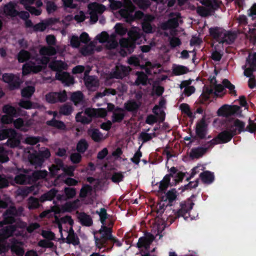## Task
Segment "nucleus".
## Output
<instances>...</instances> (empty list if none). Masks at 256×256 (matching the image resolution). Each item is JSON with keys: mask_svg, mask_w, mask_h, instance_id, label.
I'll use <instances>...</instances> for the list:
<instances>
[{"mask_svg": "<svg viewBox=\"0 0 256 256\" xmlns=\"http://www.w3.org/2000/svg\"><path fill=\"white\" fill-rule=\"evenodd\" d=\"M112 230L110 227L102 226V230L94 232L95 246L102 252L110 251L115 244L117 246H120L122 242L112 235Z\"/></svg>", "mask_w": 256, "mask_h": 256, "instance_id": "1", "label": "nucleus"}, {"mask_svg": "<svg viewBox=\"0 0 256 256\" xmlns=\"http://www.w3.org/2000/svg\"><path fill=\"white\" fill-rule=\"evenodd\" d=\"M170 173L166 174L160 182L158 192L165 193L170 186L176 185L182 182L185 176V173L178 172L176 168L172 167L169 170Z\"/></svg>", "mask_w": 256, "mask_h": 256, "instance_id": "2", "label": "nucleus"}, {"mask_svg": "<svg viewBox=\"0 0 256 256\" xmlns=\"http://www.w3.org/2000/svg\"><path fill=\"white\" fill-rule=\"evenodd\" d=\"M82 112H78L76 114L75 118L76 122H80L84 124H90L92 122V118H103L106 115V111L102 108H86L84 110V114L88 117L82 116Z\"/></svg>", "mask_w": 256, "mask_h": 256, "instance_id": "3", "label": "nucleus"}, {"mask_svg": "<svg viewBox=\"0 0 256 256\" xmlns=\"http://www.w3.org/2000/svg\"><path fill=\"white\" fill-rule=\"evenodd\" d=\"M203 6H198L196 8L197 13L202 17L212 15V12L218 10L222 4L221 0H198Z\"/></svg>", "mask_w": 256, "mask_h": 256, "instance_id": "4", "label": "nucleus"}, {"mask_svg": "<svg viewBox=\"0 0 256 256\" xmlns=\"http://www.w3.org/2000/svg\"><path fill=\"white\" fill-rule=\"evenodd\" d=\"M194 203L190 200L182 202L180 203V208L177 210H173L174 216L168 218L170 223L172 224L175 220L182 217L187 220L190 216V211L192 208Z\"/></svg>", "mask_w": 256, "mask_h": 256, "instance_id": "5", "label": "nucleus"}, {"mask_svg": "<svg viewBox=\"0 0 256 256\" xmlns=\"http://www.w3.org/2000/svg\"><path fill=\"white\" fill-rule=\"evenodd\" d=\"M24 209L20 206L18 208L14 206H10L2 214V220L0 222V226L6 224H12L16 222V217L20 216Z\"/></svg>", "mask_w": 256, "mask_h": 256, "instance_id": "6", "label": "nucleus"}, {"mask_svg": "<svg viewBox=\"0 0 256 256\" xmlns=\"http://www.w3.org/2000/svg\"><path fill=\"white\" fill-rule=\"evenodd\" d=\"M234 132L235 131L234 130L232 132L226 128V130L221 132L216 137L208 142V143L210 144V146H214L218 144L227 143L230 141L232 138L236 136V133Z\"/></svg>", "mask_w": 256, "mask_h": 256, "instance_id": "7", "label": "nucleus"}, {"mask_svg": "<svg viewBox=\"0 0 256 256\" xmlns=\"http://www.w3.org/2000/svg\"><path fill=\"white\" fill-rule=\"evenodd\" d=\"M245 125L244 122L238 118H232L226 123V127L232 132L234 130L235 131L236 135L245 132Z\"/></svg>", "mask_w": 256, "mask_h": 256, "instance_id": "8", "label": "nucleus"}, {"mask_svg": "<svg viewBox=\"0 0 256 256\" xmlns=\"http://www.w3.org/2000/svg\"><path fill=\"white\" fill-rule=\"evenodd\" d=\"M68 99L66 92L65 90L60 92H50L46 95V100L50 104L57 102H64Z\"/></svg>", "mask_w": 256, "mask_h": 256, "instance_id": "9", "label": "nucleus"}, {"mask_svg": "<svg viewBox=\"0 0 256 256\" xmlns=\"http://www.w3.org/2000/svg\"><path fill=\"white\" fill-rule=\"evenodd\" d=\"M2 80L8 84L10 90L18 89L20 85V78L13 74H2Z\"/></svg>", "mask_w": 256, "mask_h": 256, "instance_id": "10", "label": "nucleus"}, {"mask_svg": "<svg viewBox=\"0 0 256 256\" xmlns=\"http://www.w3.org/2000/svg\"><path fill=\"white\" fill-rule=\"evenodd\" d=\"M240 110V107L238 106H230L226 104L218 108L217 111V114L218 116L228 118L238 114Z\"/></svg>", "mask_w": 256, "mask_h": 256, "instance_id": "11", "label": "nucleus"}, {"mask_svg": "<svg viewBox=\"0 0 256 256\" xmlns=\"http://www.w3.org/2000/svg\"><path fill=\"white\" fill-rule=\"evenodd\" d=\"M88 8L90 10V20L93 23H95L98 20V14H102L106 10V8L103 4L96 2L89 4Z\"/></svg>", "mask_w": 256, "mask_h": 256, "instance_id": "12", "label": "nucleus"}, {"mask_svg": "<svg viewBox=\"0 0 256 256\" xmlns=\"http://www.w3.org/2000/svg\"><path fill=\"white\" fill-rule=\"evenodd\" d=\"M130 70L131 69L129 66L124 65L117 66H116L115 70L111 74V76L116 79H122L128 75Z\"/></svg>", "mask_w": 256, "mask_h": 256, "instance_id": "13", "label": "nucleus"}, {"mask_svg": "<svg viewBox=\"0 0 256 256\" xmlns=\"http://www.w3.org/2000/svg\"><path fill=\"white\" fill-rule=\"evenodd\" d=\"M56 78L60 81L65 86H70L74 82V77L66 72H56Z\"/></svg>", "mask_w": 256, "mask_h": 256, "instance_id": "14", "label": "nucleus"}, {"mask_svg": "<svg viewBox=\"0 0 256 256\" xmlns=\"http://www.w3.org/2000/svg\"><path fill=\"white\" fill-rule=\"evenodd\" d=\"M205 147L198 146L197 148H192L191 150L190 156L192 159L199 158L202 157L207 152L209 148H212L213 146H210V144L208 142L204 144Z\"/></svg>", "mask_w": 256, "mask_h": 256, "instance_id": "15", "label": "nucleus"}, {"mask_svg": "<svg viewBox=\"0 0 256 256\" xmlns=\"http://www.w3.org/2000/svg\"><path fill=\"white\" fill-rule=\"evenodd\" d=\"M42 70V66L40 65H36L33 62L24 64L22 66L23 75H28L31 72L36 74L41 72Z\"/></svg>", "mask_w": 256, "mask_h": 256, "instance_id": "16", "label": "nucleus"}, {"mask_svg": "<svg viewBox=\"0 0 256 256\" xmlns=\"http://www.w3.org/2000/svg\"><path fill=\"white\" fill-rule=\"evenodd\" d=\"M225 29L219 26L211 27L208 29L210 36L218 42L222 38Z\"/></svg>", "mask_w": 256, "mask_h": 256, "instance_id": "17", "label": "nucleus"}, {"mask_svg": "<svg viewBox=\"0 0 256 256\" xmlns=\"http://www.w3.org/2000/svg\"><path fill=\"white\" fill-rule=\"evenodd\" d=\"M207 125L205 122V116L196 124V133L197 136L200 139H204L206 137Z\"/></svg>", "mask_w": 256, "mask_h": 256, "instance_id": "18", "label": "nucleus"}, {"mask_svg": "<svg viewBox=\"0 0 256 256\" xmlns=\"http://www.w3.org/2000/svg\"><path fill=\"white\" fill-rule=\"evenodd\" d=\"M177 191L175 188H172L167 192L164 193V194L161 197L162 201L168 202L167 206H171L173 202L176 200L178 196Z\"/></svg>", "mask_w": 256, "mask_h": 256, "instance_id": "19", "label": "nucleus"}, {"mask_svg": "<svg viewBox=\"0 0 256 256\" xmlns=\"http://www.w3.org/2000/svg\"><path fill=\"white\" fill-rule=\"evenodd\" d=\"M2 110L4 113L13 118H17L20 116L21 112L20 108H16L9 104L4 105Z\"/></svg>", "mask_w": 256, "mask_h": 256, "instance_id": "20", "label": "nucleus"}, {"mask_svg": "<svg viewBox=\"0 0 256 256\" xmlns=\"http://www.w3.org/2000/svg\"><path fill=\"white\" fill-rule=\"evenodd\" d=\"M236 38L237 34L235 32L225 30L223 38L219 42V43L222 44L226 43L228 44H230L234 42Z\"/></svg>", "mask_w": 256, "mask_h": 256, "instance_id": "21", "label": "nucleus"}, {"mask_svg": "<svg viewBox=\"0 0 256 256\" xmlns=\"http://www.w3.org/2000/svg\"><path fill=\"white\" fill-rule=\"evenodd\" d=\"M142 105L140 102H136L134 100H130L124 104V109L130 112L136 113Z\"/></svg>", "mask_w": 256, "mask_h": 256, "instance_id": "22", "label": "nucleus"}, {"mask_svg": "<svg viewBox=\"0 0 256 256\" xmlns=\"http://www.w3.org/2000/svg\"><path fill=\"white\" fill-rule=\"evenodd\" d=\"M78 218L81 224L83 226H90L92 225L93 222L91 216L84 212H78Z\"/></svg>", "mask_w": 256, "mask_h": 256, "instance_id": "23", "label": "nucleus"}, {"mask_svg": "<svg viewBox=\"0 0 256 256\" xmlns=\"http://www.w3.org/2000/svg\"><path fill=\"white\" fill-rule=\"evenodd\" d=\"M154 239V236L152 234H150L148 236L140 237L136 244V246L139 248H146L150 246Z\"/></svg>", "mask_w": 256, "mask_h": 256, "instance_id": "24", "label": "nucleus"}, {"mask_svg": "<svg viewBox=\"0 0 256 256\" xmlns=\"http://www.w3.org/2000/svg\"><path fill=\"white\" fill-rule=\"evenodd\" d=\"M36 0H20V4L25 6V8L32 14L35 16H40L42 12L40 10L36 8L34 6L28 5V4H32Z\"/></svg>", "mask_w": 256, "mask_h": 256, "instance_id": "25", "label": "nucleus"}, {"mask_svg": "<svg viewBox=\"0 0 256 256\" xmlns=\"http://www.w3.org/2000/svg\"><path fill=\"white\" fill-rule=\"evenodd\" d=\"M50 68L54 71L62 72V70H66L67 64L61 60H54L49 64Z\"/></svg>", "mask_w": 256, "mask_h": 256, "instance_id": "26", "label": "nucleus"}, {"mask_svg": "<svg viewBox=\"0 0 256 256\" xmlns=\"http://www.w3.org/2000/svg\"><path fill=\"white\" fill-rule=\"evenodd\" d=\"M16 228L17 226L14 224L6 226L1 230L0 234L3 238L5 239L8 238L13 236Z\"/></svg>", "mask_w": 256, "mask_h": 256, "instance_id": "27", "label": "nucleus"}, {"mask_svg": "<svg viewBox=\"0 0 256 256\" xmlns=\"http://www.w3.org/2000/svg\"><path fill=\"white\" fill-rule=\"evenodd\" d=\"M84 84L88 89L98 86V81L94 76H88L87 72H85L84 78Z\"/></svg>", "mask_w": 256, "mask_h": 256, "instance_id": "28", "label": "nucleus"}, {"mask_svg": "<svg viewBox=\"0 0 256 256\" xmlns=\"http://www.w3.org/2000/svg\"><path fill=\"white\" fill-rule=\"evenodd\" d=\"M199 178L204 184H210L214 180L213 172L208 170L204 171L200 174Z\"/></svg>", "mask_w": 256, "mask_h": 256, "instance_id": "29", "label": "nucleus"}, {"mask_svg": "<svg viewBox=\"0 0 256 256\" xmlns=\"http://www.w3.org/2000/svg\"><path fill=\"white\" fill-rule=\"evenodd\" d=\"M5 14L11 17H15L18 16V11L16 10V4L12 2H10L4 6Z\"/></svg>", "mask_w": 256, "mask_h": 256, "instance_id": "30", "label": "nucleus"}, {"mask_svg": "<svg viewBox=\"0 0 256 256\" xmlns=\"http://www.w3.org/2000/svg\"><path fill=\"white\" fill-rule=\"evenodd\" d=\"M46 124L48 126L56 128L60 130H65L66 128V125L62 121L56 120L54 118L50 120L46 121Z\"/></svg>", "mask_w": 256, "mask_h": 256, "instance_id": "31", "label": "nucleus"}, {"mask_svg": "<svg viewBox=\"0 0 256 256\" xmlns=\"http://www.w3.org/2000/svg\"><path fill=\"white\" fill-rule=\"evenodd\" d=\"M136 75L137 76L136 79L134 82L136 86H138L140 84L146 86L147 84L148 78L144 72H136Z\"/></svg>", "mask_w": 256, "mask_h": 256, "instance_id": "32", "label": "nucleus"}, {"mask_svg": "<svg viewBox=\"0 0 256 256\" xmlns=\"http://www.w3.org/2000/svg\"><path fill=\"white\" fill-rule=\"evenodd\" d=\"M178 26L177 18H170L168 20L162 24V28L164 30L176 28Z\"/></svg>", "mask_w": 256, "mask_h": 256, "instance_id": "33", "label": "nucleus"}, {"mask_svg": "<svg viewBox=\"0 0 256 256\" xmlns=\"http://www.w3.org/2000/svg\"><path fill=\"white\" fill-rule=\"evenodd\" d=\"M84 98L83 93L81 91H76L72 92L70 100L75 106H77L83 101Z\"/></svg>", "mask_w": 256, "mask_h": 256, "instance_id": "34", "label": "nucleus"}, {"mask_svg": "<svg viewBox=\"0 0 256 256\" xmlns=\"http://www.w3.org/2000/svg\"><path fill=\"white\" fill-rule=\"evenodd\" d=\"M58 190L56 188H52L48 192L43 194L40 198L41 202H44L46 200H52L56 197Z\"/></svg>", "mask_w": 256, "mask_h": 256, "instance_id": "35", "label": "nucleus"}, {"mask_svg": "<svg viewBox=\"0 0 256 256\" xmlns=\"http://www.w3.org/2000/svg\"><path fill=\"white\" fill-rule=\"evenodd\" d=\"M88 133L95 142H100L102 140V134L97 128L88 130Z\"/></svg>", "mask_w": 256, "mask_h": 256, "instance_id": "36", "label": "nucleus"}, {"mask_svg": "<svg viewBox=\"0 0 256 256\" xmlns=\"http://www.w3.org/2000/svg\"><path fill=\"white\" fill-rule=\"evenodd\" d=\"M16 134V130L12 128L0 130V140L8 138L10 136H14Z\"/></svg>", "mask_w": 256, "mask_h": 256, "instance_id": "37", "label": "nucleus"}, {"mask_svg": "<svg viewBox=\"0 0 256 256\" xmlns=\"http://www.w3.org/2000/svg\"><path fill=\"white\" fill-rule=\"evenodd\" d=\"M30 53L26 50H22L18 53L17 56V59L19 62H24L30 58Z\"/></svg>", "mask_w": 256, "mask_h": 256, "instance_id": "38", "label": "nucleus"}, {"mask_svg": "<svg viewBox=\"0 0 256 256\" xmlns=\"http://www.w3.org/2000/svg\"><path fill=\"white\" fill-rule=\"evenodd\" d=\"M48 172L46 170H39L34 171L30 176L32 180L36 182L39 180L45 178L48 175Z\"/></svg>", "mask_w": 256, "mask_h": 256, "instance_id": "39", "label": "nucleus"}, {"mask_svg": "<svg viewBox=\"0 0 256 256\" xmlns=\"http://www.w3.org/2000/svg\"><path fill=\"white\" fill-rule=\"evenodd\" d=\"M56 48L53 46H42L40 50V54L42 56H52L56 54Z\"/></svg>", "mask_w": 256, "mask_h": 256, "instance_id": "40", "label": "nucleus"}, {"mask_svg": "<svg viewBox=\"0 0 256 256\" xmlns=\"http://www.w3.org/2000/svg\"><path fill=\"white\" fill-rule=\"evenodd\" d=\"M88 144L84 138L80 139L76 144V150L79 153L84 154L88 148Z\"/></svg>", "mask_w": 256, "mask_h": 256, "instance_id": "41", "label": "nucleus"}, {"mask_svg": "<svg viewBox=\"0 0 256 256\" xmlns=\"http://www.w3.org/2000/svg\"><path fill=\"white\" fill-rule=\"evenodd\" d=\"M30 178L28 175L20 174L15 176L14 180L17 184H26L29 182Z\"/></svg>", "mask_w": 256, "mask_h": 256, "instance_id": "42", "label": "nucleus"}, {"mask_svg": "<svg viewBox=\"0 0 256 256\" xmlns=\"http://www.w3.org/2000/svg\"><path fill=\"white\" fill-rule=\"evenodd\" d=\"M35 92V88L33 86H27L22 89L21 94L23 98H30L34 92Z\"/></svg>", "mask_w": 256, "mask_h": 256, "instance_id": "43", "label": "nucleus"}, {"mask_svg": "<svg viewBox=\"0 0 256 256\" xmlns=\"http://www.w3.org/2000/svg\"><path fill=\"white\" fill-rule=\"evenodd\" d=\"M39 200L34 196H30L28 199V208L30 210H34L40 208V204Z\"/></svg>", "mask_w": 256, "mask_h": 256, "instance_id": "44", "label": "nucleus"}, {"mask_svg": "<svg viewBox=\"0 0 256 256\" xmlns=\"http://www.w3.org/2000/svg\"><path fill=\"white\" fill-rule=\"evenodd\" d=\"M73 111L72 106L68 104H65L60 108V114L64 116L70 115Z\"/></svg>", "mask_w": 256, "mask_h": 256, "instance_id": "45", "label": "nucleus"}, {"mask_svg": "<svg viewBox=\"0 0 256 256\" xmlns=\"http://www.w3.org/2000/svg\"><path fill=\"white\" fill-rule=\"evenodd\" d=\"M222 84L224 86V88L229 90L230 94L234 96L237 95L236 92L235 90V86L232 84L228 79H224L222 82Z\"/></svg>", "mask_w": 256, "mask_h": 256, "instance_id": "46", "label": "nucleus"}, {"mask_svg": "<svg viewBox=\"0 0 256 256\" xmlns=\"http://www.w3.org/2000/svg\"><path fill=\"white\" fill-rule=\"evenodd\" d=\"M138 7L142 10H146L150 6L149 0H132Z\"/></svg>", "mask_w": 256, "mask_h": 256, "instance_id": "47", "label": "nucleus"}, {"mask_svg": "<svg viewBox=\"0 0 256 256\" xmlns=\"http://www.w3.org/2000/svg\"><path fill=\"white\" fill-rule=\"evenodd\" d=\"M100 216V221L102 224L99 230H102V226H105L106 224V220L108 218V214L106 212V210L105 208H101L100 209V212H96Z\"/></svg>", "mask_w": 256, "mask_h": 256, "instance_id": "48", "label": "nucleus"}, {"mask_svg": "<svg viewBox=\"0 0 256 256\" xmlns=\"http://www.w3.org/2000/svg\"><path fill=\"white\" fill-rule=\"evenodd\" d=\"M188 72L187 67L184 66H178L173 69V72L176 76H180L186 74Z\"/></svg>", "mask_w": 256, "mask_h": 256, "instance_id": "49", "label": "nucleus"}, {"mask_svg": "<svg viewBox=\"0 0 256 256\" xmlns=\"http://www.w3.org/2000/svg\"><path fill=\"white\" fill-rule=\"evenodd\" d=\"M66 242L68 244L76 246L80 244V240L76 234H68L66 238Z\"/></svg>", "mask_w": 256, "mask_h": 256, "instance_id": "50", "label": "nucleus"}, {"mask_svg": "<svg viewBox=\"0 0 256 256\" xmlns=\"http://www.w3.org/2000/svg\"><path fill=\"white\" fill-rule=\"evenodd\" d=\"M246 64L256 70V52L248 55L246 60Z\"/></svg>", "mask_w": 256, "mask_h": 256, "instance_id": "51", "label": "nucleus"}, {"mask_svg": "<svg viewBox=\"0 0 256 256\" xmlns=\"http://www.w3.org/2000/svg\"><path fill=\"white\" fill-rule=\"evenodd\" d=\"M16 136H10L8 138L6 142V145L12 148H14L18 146L20 144V141L16 138Z\"/></svg>", "mask_w": 256, "mask_h": 256, "instance_id": "52", "label": "nucleus"}, {"mask_svg": "<svg viewBox=\"0 0 256 256\" xmlns=\"http://www.w3.org/2000/svg\"><path fill=\"white\" fill-rule=\"evenodd\" d=\"M120 14L122 17L126 18V22L128 23H132L136 20L134 14L128 10H122Z\"/></svg>", "mask_w": 256, "mask_h": 256, "instance_id": "53", "label": "nucleus"}, {"mask_svg": "<svg viewBox=\"0 0 256 256\" xmlns=\"http://www.w3.org/2000/svg\"><path fill=\"white\" fill-rule=\"evenodd\" d=\"M113 112L112 116V122H122L125 116V114L123 112Z\"/></svg>", "mask_w": 256, "mask_h": 256, "instance_id": "54", "label": "nucleus"}, {"mask_svg": "<svg viewBox=\"0 0 256 256\" xmlns=\"http://www.w3.org/2000/svg\"><path fill=\"white\" fill-rule=\"evenodd\" d=\"M124 178V175L122 172H114L112 174L110 180L113 182L118 184L123 181Z\"/></svg>", "mask_w": 256, "mask_h": 256, "instance_id": "55", "label": "nucleus"}, {"mask_svg": "<svg viewBox=\"0 0 256 256\" xmlns=\"http://www.w3.org/2000/svg\"><path fill=\"white\" fill-rule=\"evenodd\" d=\"M199 183V180L197 179L194 182H189L184 185V186H182L180 189L182 190V192H184L185 190H191L192 188H196Z\"/></svg>", "mask_w": 256, "mask_h": 256, "instance_id": "56", "label": "nucleus"}, {"mask_svg": "<svg viewBox=\"0 0 256 256\" xmlns=\"http://www.w3.org/2000/svg\"><path fill=\"white\" fill-rule=\"evenodd\" d=\"M92 190V188L88 184H84L80 190V197L82 198H86L88 193Z\"/></svg>", "mask_w": 256, "mask_h": 256, "instance_id": "57", "label": "nucleus"}, {"mask_svg": "<svg viewBox=\"0 0 256 256\" xmlns=\"http://www.w3.org/2000/svg\"><path fill=\"white\" fill-rule=\"evenodd\" d=\"M81 153L78 152H74L72 153L70 157V159L72 162L74 164H79L82 158Z\"/></svg>", "mask_w": 256, "mask_h": 256, "instance_id": "58", "label": "nucleus"}, {"mask_svg": "<svg viewBox=\"0 0 256 256\" xmlns=\"http://www.w3.org/2000/svg\"><path fill=\"white\" fill-rule=\"evenodd\" d=\"M64 194L68 199L72 198L76 194V190L74 188L66 187L64 189Z\"/></svg>", "mask_w": 256, "mask_h": 256, "instance_id": "59", "label": "nucleus"}, {"mask_svg": "<svg viewBox=\"0 0 256 256\" xmlns=\"http://www.w3.org/2000/svg\"><path fill=\"white\" fill-rule=\"evenodd\" d=\"M114 28L116 32L121 36H124L127 32V29L120 23H117L114 26Z\"/></svg>", "mask_w": 256, "mask_h": 256, "instance_id": "60", "label": "nucleus"}, {"mask_svg": "<svg viewBox=\"0 0 256 256\" xmlns=\"http://www.w3.org/2000/svg\"><path fill=\"white\" fill-rule=\"evenodd\" d=\"M142 26L143 31L146 34H152L154 31L151 24L150 22H142Z\"/></svg>", "mask_w": 256, "mask_h": 256, "instance_id": "61", "label": "nucleus"}, {"mask_svg": "<svg viewBox=\"0 0 256 256\" xmlns=\"http://www.w3.org/2000/svg\"><path fill=\"white\" fill-rule=\"evenodd\" d=\"M256 131V123L254 122L250 118L248 120V124L245 128V132L250 133H254Z\"/></svg>", "mask_w": 256, "mask_h": 256, "instance_id": "62", "label": "nucleus"}, {"mask_svg": "<svg viewBox=\"0 0 256 256\" xmlns=\"http://www.w3.org/2000/svg\"><path fill=\"white\" fill-rule=\"evenodd\" d=\"M63 210L66 212H71L72 210H74L76 208L75 206V202H66L62 206Z\"/></svg>", "mask_w": 256, "mask_h": 256, "instance_id": "63", "label": "nucleus"}, {"mask_svg": "<svg viewBox=\"0 0 256 256\" xmlns=\"http://www.w3.org/2000/svg\"><path fill=\"white\" fill-rule=\"evenodd\" d=\"M248 16L252 18V20H254L256 18V3L254 4L248 10Z\"/></svg>", "mask_w": 256, "mask_h": 256, "instance_id": "64", "label": "nucleus"}]
</instances>
